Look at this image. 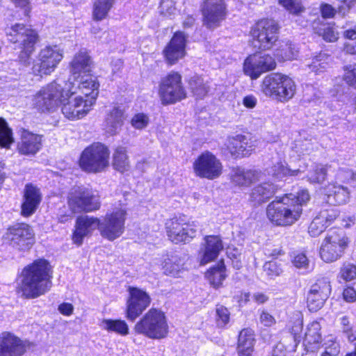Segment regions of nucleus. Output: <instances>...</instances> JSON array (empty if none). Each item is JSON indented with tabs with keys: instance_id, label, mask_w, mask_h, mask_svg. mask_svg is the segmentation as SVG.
<instances>
[{
	"instance_id": "1",
	"label": "nucleus",
	"mask_w": 356,
	"mask_h": 356,
	"mask_svg": "<svg viewBox=\"0 0 356 356\" xmlns=\"http://www.w3.org/2000/svg\"><path fill=\"white\" fill-rule=\"evenodd\" d=\"M70 81H65L56 79L43 87L33 97V105L42 111H50L62 104V113L65 118L75 120L84 117L92 106V100L85 101L79 95L74 98L76 90Z\"/></svg>"
},
{
	"instance_id": "2",
	"label": "nucleus",
	"mask_w": 356,
	"mask_h": 356,
	"mask_svg": "<svg viewBox=\"0 0 356 356\" xmlns=\"http://www.w3.org/2000/svg\"><path fill=\"white\" fill-rule=\"evenodd\" d=\"M127 214L126 209L120 208L107 213L102 221L95 216H77L71 234L72 243L77 247L82 245L84 238L90 236L96 227L104 238L113 241L124 232Z\"/></svg>"
},
{
	"instance_id": "3",
	"label": "nucleus",
	"mask_w": 356,
	"mask_h": 356,
	"mask_svg": "<svg viewBox=\"0 0 356 356\" xmlns=\"http://www.w3.org/2000/svg\"><path fill=\"white\" fill-rule=\"evenodd\" d=\"M310 201L311 194L305 188H300L296 193H285L268 204L266 218L275 227H291L300 219L303 207Z\"/></svg>"
},
{
	"instance_id": "4",
	"label": "nucleus",
	"mask_w": 356,
	"mask_h": 356,
	"mask_svg": "<svg viewBox=\"0 0 356 356\" xmlns=\"http://www.w3.org/2000/svg\"><path fill=\"white\" fill-rule=\"evenodd\" d=\"M53 270L50 262L44 258L35 259L24 268V297L36 298L50 290Z\"/></svg>"
},
{
	"instance_id": "5",
	"label": "nucleus",
	"mask_w": 356,
	"mask_h": 356,
	"mask_svg": "<svg viewBox=\"0 0 356 356\" xmlns=\"http://www.w3.org/2000/svg\"><path fill=\"white\" fill-rule=\"evenodd\" d=\"M136 334L152 340H161L169 334L167 316L161 309L149 308L134 326Z\"/></svg>"
},
{
	"instance_id": "6",
	"label": "nucleus",
	"mask_w": 356,
	"mask_h": 356,
	"mask_svg": "<svg viewBox=\"0 0 356 356\" xmlns=\"http://www.w3.org/2000/svg\"><path fill=\"white\" fill-rule=\"evenodd\" d=\"M321 209L317 216L329 227L339 215L335 207L346 204L349 200L350 193L347 188L331 182L321 188Z\"/></svg>"
},
{
	"instance_id": "7",
	"label": "nucleus",
	"mask_w": 356,
	"mask_h": 356,
	"mask_svg": "<svg viewBox=\"0 0 356 356\" xmlns=\"http://www.w3.org/2000/svg\"><path fill=\"white\" fill-rule=\"evenodd\" d=\"M163 229L168 240L175 245L190 243L195 238L197 232L195 222L182 213L165 219Z\"/></svg>"
},
{
	"instance_id": "8",
	"label": "nucleus",
	"mask_w": 356,
	"mask_h": 356,
	"mask_svg": "<svg viewBox=\"0 0 356 356\" xmlns=\"http://www.w3.org/2000/svg\"><path fill=\"white\" fill-rule=\"evenodd\" d=\"M261 88L264 95L281 102H286L292 99L296 92L294 81L280 73H272L266 76Z\"/></svg>"
},
{
	"instance_id": "9",
	"label": "nucleus",
	"mask_w": 356,
	"mask_h": 356,
	"mask_svg": "<svg viewBox=\"0 0 356 356\" xmlns=\"http://www.w3.org/2000/svg\"><path fill=\"white\" fill-rule=\"evenodd\" d=\"M350 240L342 232L330 230L325 236L319 248L320 258L325 263L341 259L350 247Z\"/></svg>"
},
{
	"instance_id": "10",
	"label": "nucleus",
	"mask_w": 356,
	"mask_h": 356,
	"mask_svg": "<svg viewBox=\"0 0 356 356\" xmlns=\"http://www.w3.org/2000/svg\"><path fill=\"white\" fill-rule=\"evenodd\" d=\"M109 151L103 144L93 143L86 147L81 154L79 165L88 172H99L108 167Z\"/></svg>"
},
{
	"instance_id": "11",
	"label": "nucleus",
	"mask_w": 356,
	"mask_h": 356,
	"mask_svg": "<svg viewBox=\"0 0 356 356\" xmlns=\"http://www.w3.org/2000/svg\"><path fill=\"white\" fill-rule=\"evenodd\" d=\"M278 24L273 19H261L251 29L253 45L261 50L272 48L278 39Z\"/></svg>"
},
{
	"instance_id": "12",
	"label": "nucleus",
	"mask_w": 356,
	"mask_h": 356,
	"mask_svg": "<svg viewBox=\"0 0 356 356\" xmlns=\"http://www.w3.org/2000/svg\"><path fill=\"white\" fill-rule=\"evenodd\" d=\"M159 95L163 104H173L186 97L181 76L177 72H171L163 77L159 83Z\"/></svg>"
},
{
	"instance_id": "13",
	"label": "nucleus",
	"mask_w": 356,
	"mask_h": 356,
	"mask_svg": "<svg viewBox=\"0 0 356 356\" xmlns=\"http://www.w3.org/2000/svg\"><path fill=\"white\" fill-rule=\"evenodd\" d=\"M127 291L124 315L127 320L134 322L150 306L152 298L145 290L136 286H129Z\"/></svg>"
},
{
	"instance_id": "14",
	"label": "nucleus",
	"mask_w": 356,
	"mask_h": 356,
	"mask_svg": "<svg viewBox=\"0 0 356 356\" xmlns=\"http://www.w3.org/2000/svg\"><path fill=\"white\" fill-rule=\"evenodd\" d=\"M202 24L208 29L219 27L227 15L224 0H205L201 6Z\"/></svg>"
},
{
	"instance_id": "15",
	"label": "nucleus",
	"mask_w": 356,
	"mask_h": 356,
	"mask_svg": "<svg viewBox=\"0 0 356 356\" xmlns=\"http://www.w3.org/2000/svg\"><path fill=\"white\" fill-rule=\"evenodd\" d=\"M63 58V51L58 46H48L42 49L39 54L40 62L33 65V74L42 77L49 75L57 67Z\"/></svg>"
},
{
	"instance_id": "16",
	"label": "nucleus",
	"mask_w": 356,
	"mask_h": 356,
	"mask_svg": "<svg viewBox=\"0 0 356 356\" xmlns=\"http://www.w3.org/2000/svg\"><path fill=\"white\" fill-rule=\"evenodd\" d=\"M67 203L74 213H90L101 207L99 200L87 189H79L72 193Z\"/></svg>"
},
{
	"instance_id": "17",
	"label": "nucleus",
	"mask_w": 356,
	"mask_h": 356,
	"mask_svg": "<svg viewBox=\"0 0 356 356\" xmlns=\"http://www.w3.org/2000/svg\"><path fill=\"white\" fill-rule=\"evenodd\" d=\"M276 67L275 58L269 54H254L244 61V73L252 79H258L263 73L274 70Z\"/></svg>"
},
{
	"instance_id": "18",
	"label": "nucleus",
	"mask_w": 356,
	"mask_h": 356,
	"mask_svg": "<svg viewBox=\"0 0 356 356\" xmlns=\"http://www.w3.org/2000/svg\"><path fill=\"white\" fill-rule=\"evenodd\" d=\"M332 291L330 282L325 277L317 279L307 294L306 303L311 312L321 309Z\"/></svg>"
},
{
	"instance_id": "19",
	"label": "nucleus",
	"mask_w": 356,
	"mask_h": 356,
	"mask_svg": "<svg viewBox=\"0 0 356 356\" xmlns=\"http://www.w3.org/2000/svg\"><path fill=\"white\" fill-rule=\"evenodd\" d=\"M224 249V243L220 235L209 234L203 238V242L198 250V262L205 266L215 261Z\"/></svg>"
},
{
	"instance_id": "20",
	"label": "nucleus",
	"mask_w": 356,
	"mask_h": 356,
	"mask_svg": "<svg viewBox=\"0 0 356 356\" xmlns=\"http://www.w3.org/2000/svg\"><path fill=\"white\" fill-rule=\"evenodd\" d=\"M197 176L204 178L218 177L221 175L222 166L220 161L211 153H202L193 163Z\"/></svg>"
},
{
	"instance_id": "21",
	"label": "nucleus",
	"mask_w": 356,
	"mask_h": 356,
	"mask_svg": "<svg viewBox=\"0 0 356 356\" xmlns=\"http://www.w3.org/2000/svg\"><path fill=\"white\" fill-rule=\"evenodd\" d=\"M187 36L181 31L176 32L163 50V54L168 64L172 65L186 55Z\"/></svg>"
},
{
	"instance_id": "22",
	"label": "nucleus",
	"mask_w": 356,
	"mask_h": 356,
	"mask_svg": "<svg viewBox=\"0 0 356 356\" xmlns=\"http://www.w3.org/2000/svg\"><path fill=\"white\" fill-rule=\"evenodd\" d=\"M256 141L241 134L229 137L225 143L227 149L235 158L250 155L256 147Z\"/></svg>"
},
{
	"instance_id": "23",
	"label": "nucleus",
	"mask_w": 356,
	"mask_h": 356,
	"mask_svg": "<svg viewBox=\"0 0 356 356\" xmlns=\"http://www.w3.org/2000/svg\"><path fill=\"white\" fill-rule=\"evenodd\" d=\"M78 78L73 77V81L72 78H70L67 81H70L74 84V88L72 90H76V93H77V90H80L87 97V99H84L85 101L92 100L93 105L99 93V83L96 81V78L88 74L81 76L80 80H78Z\"/></svg>"
},
{
	"instance_id": "24",
	"label": "nucleus",
	"mask_w": 356,
	"mask_h": 356,
	"mask_svg": "<svg viewBox=\"0 0 356 356\" xmlns=\"http://www.w3.org/2000/svg\"><path fill=\"white\" fill-rule=\"evenodd\" d=\"M281 187L268 181L255 186L250 193V201L254 207H258L267 202L276 193L280 191Z\"/></svg>"
},
{
	"instance_id": "25",
	"label": "nucleus",
	"mask_w": 356,
	"mask_h": 356,
	"mask_svg": "<svg viewBox=\"0 0 356 356\" xmlns=\"http://www.w3.org/2000/svg\"><path fill=\"white\" fill-rule=\"evenodd\" d=\"M227 268L224 259H220L215 264L211 266L204 272V277L209 285L219 289L223 286V283L227 278Z\"/></svg>"
},
{
	"instance_id": "26",
	"label": "nucleus",
	"mask_w": 356,
	"mask_h": 356,
	"mask_svg": "<svg viewBox=\"0 0 356 356\" xmlns=\"http://www.w3.org/2000/svg\"><path fill=\"white\" fill-rule=\"evenodd\" d=\"M42 200L40 189L31 184H26L24 190V217H29L34 214Z\"/></svg>"
},
{
	"instance_id": "27",
	"label": "nucleus",
	"mask_w": 356,
	"mask_h": 356,
	"mask_svg": "<svg viewBox=\"0 0 356 356\" xmlns=\"http://www.w3.org/2000/svg\"><path fill=\"white\" fill-rule=\"evenodd\" d=\"M21 339L10 332L0 334V356H21Z\"/></svg>"
},
{
	"instance_id": "28",
	"label": "nucleus",
	"mask_w": 356,
	"mask_h": 356,
	"mask_svg": "<svg viewBox=\"0 0 356 356\" xmlns=\"http://www.w3.org/2000/svg\"><path fill=\"white\" fill-rule=\"evenodd\" d=\"M91 58L86 50H81L75 54L73 60L70 63L71 72L73 77L76 79L79 77L81 74H86L90 72Z\"/></svg>"
},
{
	"instance_id": "29",
	"label": "nucleus",
	"mask_w": 356,
	"mask_h": 356,
	"mask_svg": "<svg viewBox=\"0 0 356 356\" xmlns=\"http://www.w3.org/2000/svg\"><path fill=\"white\" fill-rule=\"evenodd\" d=\"M124 119L123 111L120 107H114L106 117L105 129L111 134H115L122 126Z\"/></svg>"
},
{
	"instance_id": "30",
	"label": "nucleus",
	"mask_w": 356,
	"mask_h": 356,
	"mask_svg": "<svg viewBox=\"0 0 356 356\" xmlns=\"http://www.w3.org/2000/svg\"><path fill=\"white\" fill-rule=\"evenodd\" d=\"M184 265V262L181 257L172 254L163 259L162 268L165 275L175 277L183 270Z\"/></svg>"
},
{
	"instance_id": "31",
	"label": "nucleus",
	"mask_w": 356,
	"mask_h": 356,
	"mask_svg": "<svg viewBox=\"0 0 356 356\" xmlns=\"http://www.w3.org/2000/svg\"><path fill=\"white\" fill-rule=\"evenodd\" d=\"M41 136L24 129V155H35L42 146Z\"/></svg>"
},
{
	"instance_id": "32",
	"label": "nucleus",
	"mask_w": 356,
	"mask_h": 356,
	"mask_svg": "<svg viewBox=\"0 0 356 356\" xmlns=\"http://www.w3.org/2000/svg\"><path fill=\"white\" fill-rule=\"evenodd\" d=\"M115 0H95L93 4L92 18L95 21L106 19Z\"/></svg>"
},
{
	"instance_id": "33",
	"label": "nucleus",
	"mask_w": 356,
	"mask_h": 356,
	"mask_svg": "<svg viewBox=\"0 0 356 356\" xmlns=\"http://www.w3.org/2000/svg\"><path fill=\"white\" fill-rule=\"evenodd\" d=\"M39 42L38 32L32 29L24 26V56H30L35 51V46Z\"/></svg>"
},
{
	"instance_id": "34",
	"label": "nucleus",
	"mask_w": 356,
	"mask_h": 356,
	"mask_svg": "<svg viewBox=\"0 0 356 356\" xmlns=\"http://www.w3.org/2000/svg\"><path fill=\"white\" fill-rule=\"evenodd\" d=\"M113 165L115 170L122 172L129 169V161L124 147H118L115 149L113 156Z\"/></svg>"
},
{
	"instance_id": "35",
	"label": "nucleus",
	"mask_w": 356,
	"mask_h": 356,
	"mask_svg": "<svg viewBox=\"0 0 356 356\" xmlns=\"http://www.w3.org/2000/svg\"><path fill=\"white\" fill-rule=\"evenodd\" d=\"M312 26L315 33L321 35L325 40L332 42L337 40V35L333 29L327 24L321 23L320 19L315 20Z\"/></svg>"
},
{
	"instance_id": "36",
	"label": "nucleus",
	"mask_w": 356,
	"mask_h": 356,
	"mask_svg": "<svg viewBox=\"0 0 356 356\" xmlns=\"http://www.w3.org/2000/svg\"><path fill=\"white\" fill-rule=\"evenodd\" d=\"M103 323L105 325V329L108 332H113L122 336L129 334V326L124 320L104 319Z\"/></svg>"
},
{
	"instance_id": "37",
	"label": "nucleus",
	"mask_w": 356,
	"mask_h": 356,
	"mask_svg": "<svg viewBox=\"0 0 356 356\" xmlns=\"http://www.w3.org/2000/svg\"><path fill=\"white\" fill-rule=\"evenodd\" d=\"M288 329L295 339L300 337L303 330V317L301 314H297L290 318Z\"/></svg>"
},
{
	"instance_id": "38",
	"label": "nucleus",
	"mask_w": 356,
	"mask_h": 356,
	"mask_svg": "<svg viewBox=\"0 0 356 356\" xmlns=\"http://www.w3.org/2000/svg\"><path fill=\"white\" fill-rule=\"evenodd\" d=\"M339 277L344 282L356 280V265L350 262L343 263L339 269Z\"/></svg>"
},
{
	"instance_id": "39",
	"label": "nucleus",
	"mask_w": 356,
	"mask_h": 356,
	"mask_svg": "<svg viewBox=\"0 0 356 356\" xmlns=\"http://www.w3.org/2000/svg\"><path fill=\"white\" fill-rule=\"evenodd\" d=\"M190 88L197 98H202L208 92V87L200 76H194L189 81Z\"/></svg>"
},
{
	"instance_id": "40",
	"label": "nucleus",
	"mask_w": 356,
	"mask_h": 356,
	"mask_svg": "<svg viewBox=\"0 0 356 356\" xmlns=\"http://www.w3.org/2000/svg\"><path fill=\"white\" fill-rule=\"evenodd\" d=\"M330 60V56L326 54L320 53L312 58V63L308 66L312 71L319 73L327 68Z\"/></svg>"
},
{
	"instance_id": "41",
	"label": "nucleus",
	"mask_w": 356,
	"mask_h": 356,
	"mask_svg": "<svg viewBox=\"0 0 356 356\" xmlns=\"http://www.w3.org/2000/svg\"><path fill=\"white\" fill-rule=\"evenodd\" d=\"M299 170H291L280 162L272 167L270 172H268V175L277 177H296L299 175Z\"/></svg>"
},
{
	"instance_id": "42",
	"label": "nucleus",
	"mask_w": 356,
	"mask_h": 356,
	"mask_svg": "<svg viewBox=\"0 0 356 356\" xmlns=\"http://www.w3.org/2000/svg\"><path fill=\"white\" fill-rule=\"evenodd\" d=\"M215 320L217 325L223 328L229 323L230 312L225 306L216 305Z\"/></svg>"
},
{
	"instance_id": "43",
	"label": "nucleus",
	"mask_w": 356,
	"mask_h": 356,
	"mask_svg": "<svg viewBox=\"0 0 356 356\" xmlns=\"http://www.w3.org/2000/svg\"><path fill=\"white\" fill-rule=\"evenodd\" d=\"M6 238L10 241L13 246H16L19 249L22 242V227L21 225H17L10 227L6 233Z\"/></svg>"
},
{
	"instance_id": "44",
	"label": "nucleus",
	"mask_w": 356,
	"mask_h": 356,
	"mask_svg": "<svg viewBox=\"0 0 356 356\" xmlns=\"http://www.w3.org/2000/svg\"><path fill=\"white\" fill-rule=\"evenodd\" d=\"M12 131L7 122L0 118V146L7 147L13 143Z\"/></svg>"
},
{
	"instance_id": "45",
	"label": "nucleus",
	"mask_w": 356,
	"mask_h": 356,
	"mask_svg": "<svg viewBox=\"0 0 356 356\" xmlns=\"http://www.w3.org/2000/svg\"><path fill=\"white\" fill-rule=\"evenodd\" d=\"M279 4L291 14L298 15L305 10L300 0H279Z\"/></svg>"
},
{
	"instance_id": "46",
	"label": "nucleus",
	"mask_w": 356,
	"mask_h": 356,
	"mask_svg": "<svg viewBox=\"0 0 356 356\" xmlns=\"http://www.w3.org/2000/svg\"><path fill=\"white\" fill-rule=\"evenodd\" d=\"M255 341L254 332L251 328H243L238 332L236 343L254 346Z\"/></svg>"
},
{
	"instance_id": "47",
	"label": "nucleus",
	"mask_w": 356,
	"mask_h": 356,
	"mask_svg": "<svg viewBox=\"0 0 356 356\" xmlns=\"http://www.w3.org/2000/svg\"><path fill=\"white\" fill-rule=\"evenodd\" d=\"M327 227L324 223V221L321 220V219L316 215L308 227V232L311 236L316 237L323 232Z\"/></svg>"
},
{
	"instance_id": "48",
	"label": "nucleus",
	"mask_w": 356,
	"mask_h": 356,
	"mask_svg": "<svg viewBox=\"0 0 356 356\" xmlns=\"http://www.w3.org/2000/svg\"><path fill=\"white\" fill-rule=\"evenodd\" d=\"M232 177H238L241 178H254L259 177L261 176V172L257 169H249L245 170L241 167H234L232 168Z\"/></svg>"
},
{
	"instance_id": "49",
	"label": "nucleus",
	"mask_w": 356,
	"mask_h": 356,
	"mask_svg": "<svg viewBox=\"0 0 356 356\" xmlns=\"http://www.w3.org/2000/svg\"><path fill=\"white\" fill-rule=\"evenodd\" d=\"M277 55L283 60H293L297 56L298 51L292 44H286L281 47Z\"/></svg>"
},
{
	"instance_id": "50",
	"label": "nucleus",
	"mask_w": 356,
	"mask_h": 356,
	"mask_svg": "<svg viewBox=\"0 0 356 356\" xmlns=\"http://www.w3.org/2000/svg\"><path fill=\"white\" fill-rule=\"evenodd\" d=\"M263 268L266 275L270 277L279 276L282 272L280 265L273 260L266 261Z\"/></svg>"
},
{
	"instance_id": "51",
	"label": "nucleus",
	"mask_w": 356,
	"mask_h": 356,
	"mask_svg": "<svg viewBox=\"0 0 356 356\" xmlns=\"http://www.w3.org/2000/svg\"><path fill=\"white\" fill-rule=\"evenodd\" d=\"M149 122V117L145 113H140L134 115L131 124L135 129H143L148 125Z\"/></svg>"
},
{
	"instance_id": "52",
	"label": "nucleus",
	"mask_w": 356,
	"mask_h": 356,
	"mask_svg": "<svg viewBox=\"0 0 356 356\" xmlns=\"http://www.w3.org/2000/svg\"><path fill=\"white\" fill-rule=\"evenodd\" d=\"M291 262L297 268H307L309 264V261L304 252L294 254Z\"/></svg>"
},
{
	"instance_id": "53",
	"label": "nucleus",
	"mask_w": 356,
	"mask_h": 356,
	"mask_svg": "<svg viewBox=\"0 0 356 356\" xmlns=\"http://www.w3.org/2000/svg\"><path fill=\"white\" fill-rule=\"evenodd\" d=\"M22 30V26L20 24H16L12 26L6 31L8 40L13 43L17 42L22 36L20 33Z\"/></svg>"
},
{
	"instance_id": "54",
	"label": "nucleus",
	"mask_w": 356,
	"mask_h": 356,
	"mask_svg": "<svg viewBox=\"0 0 356 356\" xmlns=\"http://www.w3.org/2000/svg\"><path fill=\"white\" fill-rule=\"evenodd\" d=\"M343 79L349 86L356 88V65L346 67Z\"/></svg>"
},
{
	"instance_id": "55",
	"label": "nucleus",
	"mask_w": 356,
	"mask_h": 356,
	"mask_svg": "<svg viewBox=\"0 0 356 356\" xmlns=\"http://www.w3.org/2000/svg\"><path fill=\"white\" fill-rule=\"evenodd\" d=\"M259 319L260 323L264 327H270L276 324L275 318L265 309L260 312Z\"/></svg>"
},
{
	"instance_id": "56",
	"label": "nucleus",
	"mask_w": 356,
	"mask_h": 356,
	"mask_svg": "<svg viewBox=\"0 0 356 356\" xmlns=\"http://www.w3.org/2000/svg\"><path fill=\"white\" fill-rule=\"evenodd\" d=\"M343 300L348 303L356 302V289L351 285H346L341 293Z\"/></svg>"
},
{
	"instance_id": "57",
	"label": "nucleus",
	"mask_w": 356,
	"mask_h": 356,
	"mask_svg": "<svg viewBox=\"0 0 356 356\" xmlns=\"http://www.w3.org/2000/svg\"><path fill=\"white\" fill-rule=\"evenodd\" d=\"M238 356H254V346L236 343Z\"/></svg>"
},
{
	"instance_id": "58",
	"label": "nucleus",
	"mask_w": 356,
	"mask_h": 356,
	"mask_svg": "<svg viewBox=\"0 0 356 356\" xmlns=\"http://www.w3.org/2000/svg\"><path fill=\"white\" fill-rule=\"evenodd\" d=\"M342 29H344L343 31L344 38L350 40L356 39V24L350 25L346 23V25L342 26Z\"/></svg>"
},
{
	"instance_id": "59",
	"label": "nucleus",
	"mask_w": 356,
	"mask_h": 356,
	"mask_svg": "<svg viewBox=\"0 0 356 356\" xmlns=\"http://www.w3.org/2000/svg\"><path fill=\"white\" fill-rule=\"evenodd\" d=\"M355 4V0H343L338 7V13L343 17Z\"/></svg>"
},
{
	"instance_id": "60",
	"label": "nucleus",
	"mask_w": 356,
	"mask_h": 356,
	"mask_svg": "<svg viewBox=\"0 0 356 356\" xmlns=\"http://www.w3.org/2000/svg\"><path fill=\"white\" fill-rule=\"evenodd\" d=\"M330 344L327 348L330 349V353L327 350L323 351L321 356H332L333 355H337L340 352V346L335 340H330Z\"/></svg>"
},
{
	"instance_id": "61",
	"label": "nucleus",
	"mask_w": 356,
	"mask_h": 356,
	"mask_svg": "<svg viewBox=\"0 0 356 356\" xmlns=\"http://www.w3.org/2000/svg\"><path fill=\"white\" fill-rule=\"evenodd\" d=\"M321 13L323 18L327 19L332 18L336 13L335 9L329 4H322L321 6Z\"/></svg>"
},
{
	"instance_id": "62",
	"label": "nucleus",
	"mask_w": 356,
	"mask_h": 356,
	"mask_svg": "<svg viewBox=\"0 0 356 356\" xmlns=\"http://www.w3.org/2000/svg\"><path fill=\"white\" fill-rule=\"evenodd\" d=\"M35 234L33 229L28 225L24 224V241L26 240V245H32L34 243Z\"/></svg>"
},
{
	"instance_id": "63",
	"label": "nucleus",
	"mask_w": 356,
	"mask_h": 356,
	"mask_svg": "<svg viewBox=\"0 0 356 356\" xmlns=\"http://www.w3.org/2000/svg\"><path fill=\"white\" fill-rule=\"evenodd\" d=\"M58 309L63 316H69L73 314L74 307L70 302H63L58 305Z\"/></svg>"
},
{
	"instance_id": "64",
	"label": "nucleus",
	"mask_w": 356,
	"mask_h": 356,
	"mask_svg": "<svg viewBox=\"0 0 356 356\" xmlns=\"http://www.w3.org/2000/svg\"><path fill=\"white\" fill-rule=\"evenodd\" d=\"M243 104L248 108H253L257 104V99L254 95H247L244 97Z\"/></svg>"
}]
</instances>
